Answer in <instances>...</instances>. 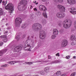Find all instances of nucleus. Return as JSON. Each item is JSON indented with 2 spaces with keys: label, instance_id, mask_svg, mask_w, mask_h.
<instances>
[{
  "label": "nucleus",
  "instance_id": "obj_14",
  "mask_svg": "<svg viewBox=\"0 0 76 76\" xmlns=\"http://www.w3.org/2000/svg\"><path fill=\"white\" fill-rule=\"evenodd\" d=\"M67 2L68 3L72 5L75 3L76 1L75 0H67Z\"/></svg>",
  "mask_w": 76,
  "mask_h": 76
},
{
  "label": "nucleus",
  "instance_id": "obj_27",
  "mask_svg": "<svg viewBox=\"0 0 76 76\" xmlns=\"http://www.w3.org/2000/svg\"><path fill=\"white\" fill-rule=\"evenodd\" d=\"M9 66V65L7 64H5V65H2L1 67H8Z\"/></svg>",
  "mask_w": 76,
  "mask_h": 76
},
{
  "label": "nucleus",
  "instance_id": "obj_25",
  "mask_svg": "<svg viewBox=\"0 0 76 76\" xmlns=\"http://www.w3.org/2000/svg\"><path fill=\"white\" fill-rule=\"evenodd\" d=\"M37 15L38 16H41V12H40V11H37Z\"/></svg>",
  "mask_w": 76,
  "mask_h": 76
},
{
  "label": "nucleus",
  "instance_id": "obj_10",
  "mask_svg": "<svg viewBox=\"0 0 76 76\" xmlns=\"http://www.w3.org/2000/svg\"><path fill=\"white\" fill-rule=\"evenodd\" d=\"M57 7L60 11H62V12H65L66 9H65V7H64L61 5H58L57 6Z\"/></svg>",
  "mask_w": 76,
  "mask_h": 76
},
{
  "label": "nucleus",
  "instance_id": "obj_11",
  "mask_svg": "<svg viewBox=\"0 0 76 76\" xmlns=\"http://www.w3.org/2000/svg\"><path fill=\"white\" fill-rule=\"evenodd\" d=\"M22 50V47L20 46H17L15 47L14 49V52H19Z\"/></svg>",
  "mask_w": 76,
  "mask_h": 76
},
{
  "label": "nucleus",
  "instance_id": "obj_56",
  "mask_svg": "<svg viewBox=\"0 0 76 76\" xmlns=\"http://www.w3.org/2000/svg\"><path fill=\"white\" fill-rule=\"evenodd\" d=\"M4 20V19L3 18V19H2V20Z\"/></svg>",
  "mask_w": 76,
  "mask_h": 76
},
{
  "label": "nucleus",
  "instance_id": "obj_26",
  "mask_svg": "<svg viewBox=\"0 0 76 76\" xmlns=\"http://www.w3.org/2000/svg\"><path fill=\"white\" fill-rule=\"evenodd\" d=\"M63 25V23L62 22H59L58 23V26H60V27H61Z\"/></svg>",
  "mask_w": 76,
  "mask_h": 76
},
{
  "label": "nucleus",
  "instance_id": "obj_22",
  "mask_svg": "<svg viewBox=\"0 0 76 76\" xmlns=\"http://www.w3.org/2000/svg\"><path fill=\"white\" fill-rule=\"evenodd\" d=\"M7 37L6 35H2L0 36V38L1 39H4L6 38H7Z\"/></svg>",
  "mask_w": 76,
  "mask_h": 76
},
{
  "label": "nucleus",
  "instance_id": "obj_45",
  "mask_svg": "<svg viewBox=\"0 0 76 76\" xmlns=\"http://www.w3.org/2000/svg\"><path fill=\"white\" fill-rule=\"evenodd\" d=\"M26 64H29V62H26L25 63Z\"/></svg>",
  "mask_w": 76,
  "mask_h": 76
},
{
  "label": "nucleus",
  "instance_id": "obj_55",
  "mask_svg": "<svg viewBox=\"0 0 76 76\" xmlns=\"http://www.w3.org/2000/svg\"><path fill=\"white\" fill-rule=\"evenodd\" d=\"M25 36H26V35H24V37H23V38H25Z\"/></svg>",
  "mask_w": 76,
  "mask_h": 76
},
{
  "label": "nucleus",
  "instance_id": "obj_17",
  "mask_svg": "<svg viewBox=\"0 0 76 76\" xmlns=\"http://www.w3.org/2000/svg\"><path fill=\"white\" fill-rule=\"evenodd\" d=\"M43 25H45L47 23V21L45 19H43L41 21Z\"/></svg>",
  "mask_w": 76,
  "mask_h": 76
},
{
  "label": "nucleus",
  "instance_id": "obj_28",
  "mask_svg": "<svg viewBox=\"0 0 76 76\" xmlns=\"http://www.w3.org/2000/svg\"><path fill=\"white\" fill-rule=\"evenodd\" d=\"M56 74L57 76H59L61 75V72L60 71H58L56 73Z\"/></svg>",
  "mask_w": 76,
  "mask_h": 76
},
{
  "label": "nucleus",
  "instance_id": "obj_30",
  "mask_svg": "<svg viewBox=\"0 0 76 76\" xmlns=\"http://www.w3.org/2000/svg\"><path fill=\"white\" fill-rule=\"evenodd\" d=\"M16 39L18 40L19 41V39H20V36H17L16 37Z\"/></svg>",
  "mask_w": 76,
  "mask_h": 76
},
{
  "label": "nucleus",
  "instance_id": "obj_9",
  "mask_svg": "<svg viewBox=\"0 0 76 76\" xmlns=\"http://www.w3.org/2000/svg\"><path fill=\"white\" fill-rule=\"evenodd\" d=\"M56 16L58 18L61 19L63 18L64 17H65V14L64 13H61L60 12H58L56 14Z\"/></svg>",
  "mask_w": 76,
  "mask_h": 76
},
{
  "label": "nucleus",
  "instance_id": "obj_51",
  "mask_svg": "<svg viewBox=\"0 0 76 76\" xmlns=\"http://www.w3.org/2000/svg\"><path fill=\"white\" fill-rule=\"evenodd\" d=\"M6 26H7L8 25V24L7 23L6 24Z\"/></svg>",
  "mask_w": 76,
  "mask_h": 76
},
{
  "label": "nucleus",
  "instance_id": "obj_12",
  "mask_svg": "<svg viewBox=\"0 0 76 76\" xmlns=\"http://www.w3.org/2000/svg\"><path fill=\"white\" fill-rule=\"evenodd\" d=\"M67 44V41L66 40H64L62 41L61 43V46L62 47H65Z\"/></svg>",
  "mask_w": 76,
  "mask_h": 76
},
{
  "label": "nucleus",
  "instance_id": "obj_39",
  "mask_svg": "<svg viewBox=\"0 0 76 76\" xmlns=\"http://www.w3.org/2000/svg\"><path fill=\"white\" fill-rule=\"evenodd\" d=\"M42 1H43L44 2H47V1H48L49 0H42Z\"/></svg>",
  "mask_w": 76,
  "mask_h": 76
},
{
  "label": "nucleus",
  "instance_id": "obj_24",
  "mask_svg": "<svg viewBox=\"0 0 76 76\" xmlns=\"http://www.w3.org/2000/svg\"><path fill=\"white\" fill-rule=\"evenodd\" d=\"M70 12L71 13H72L73 15H76V11H70Z\"/></svg>",
  "mask_w": 76,
  "mask_h": 76
},
{
  "label": "nucleus",
  "instance_id": "obj_20",
  "mask_svg": "<svg viewBox=\"0 0 76 76\" xmlns=\"http://www.w3.org/2000/svg\"><path fill=\"white\" fill-rule=\"evenodd\" d=\"M56 38V34H53L52 35L51 37V38L52 39H55Z\"/></svg>",
  "mask_w": 76,
  "mask_h": 76
},
{
  "label": "nucleus",
  "instance_id": "obj_57",
  "mask_svg": "<svg viewBox=\"0 0 76 76\" xmlns=\"http://www.w3.org/2000/svg\"><path fill=\"white\" fill-rule=\"evenodd\" d=\"M2 60L3 61H4V59H2Z\"/></svg>",
  "mask_w": 76,
  "mask_h": 76
},
{
  "label": "nucleus",
  "instance_id": "obj_4",
  "mask_svg": "<svg viewBox=\"0 0 76 76\" xmlns=\"http://www.w3.org/2000/svg\"><path fill=\"white\" fill-rule=\"evenodd\" d=\"M39 9L41 11H43L42 15L45 18H47V15L46 13L47 8L45 7L43 5H40L39 7Z\"/></svg>",
  "mask_w": 76,
  "mask_h": 76
},
{
  "label": "nucleus",
  "instance_id": "obj_61",
  "mask_svg": "<svg viewBox=\"0 0 76 76\" xmlns=\"http://www.w3.org/2000/svg\"><path fill=\"white\" fill-rule=\"evenodd\" d=\"M50 55H49L48 56V57H50Z\"/></svg>",
  "mask_w": 76,
  "mask_h": 76
},
{
  "label": "nucleus",
  "instance_id": "obj_34",
  "mask_svg": "<svg viewBox=\"0 0 76 76\" xmlns=\"http://www.w3.org/2000/svg\"><path fill=\"white\" fill-rule=\"evenodd\" d=\"M75 75L76 72H73L71 75L70 76H75Z\"/></svg>",
  "mask_w": 76,
  "mask_h": 76
},
{
  "label": "nucleus",
  "instance_id": "obj_1",
  "mask_svg": "<svg viewBox=\"0 0 76 76\" xmlns=\"http://www.w3.org/2000/svg\"><path fill=\"white\" fill-rule=\"evenodd\" d=\"M28 2L26 0H22L18 4V9L19 10L22 11L26 9V4Z\"/></svg>",
  "mask_w": 76,
  "mask_h": 76
},
{
  "label": "nucleus",
  "instance_id": "obj_60",
  "mask_svg": "<svg viewBox=\"0 0 76 76\" xmlns=\"http://www.w3.org/2000/svg\"><path fill=\"white\" fill-rule=\"evenodd\" d=\"M50 57H48V59H50Z\"/></svg>",
  "mask_w": 76,
  "mask_h": 76
},
{
  "label": "nucleus",
  "instance_id": "obj_29",
  "mask_svg": "<svg viewBox=\"0 0 76 76\" xmlns=\"http://www.w3.org/2000/svg\"><path fill=\"white\" fill-rule=\"evenodd\" d=\"M40 74L42 75H45V72L44 71H42L40 72Z\"/></svg>",
  "mask_w": 76,
  "mask_h": 76
},
{
  "label": "nucleus",
  "instance_id": "obj_59",
  "mask_svg": "<svg viewBox=\"0 0 76 76\" xmlns=\"http://www.w3.org/2000/svg\"><path fill=\"white\" fill-rule=\"evenodd\" d=\"M50 59H51V57H50Z\"/></svg>",
  "mask_w": 76,
  "mask_h": 76
},
{
  "label": "nucleus",
  "instance_id": "obj_50",
  "mask_svg": "<svg viewBox=\"0 0 76 76\" xmlns=\"http://www.w3.org/2000/svg\"><path fill=\"white\" fill-rule=\"evenodd\" d=\"M33 76H38V75H33Z\"/></svg>",
  "mask_w": 76,
  "mask_h": 76
},
{
  "label": "nucleus",
  "instance_id": "obj_42",
  "mask_svg": "<svg viewBox=\"0 0 76 76\" xmlns=\"http://www.w3.org/2000/svg\"><path fill=\"white\" fill-rule=\"evenodd\" d=\"M3 44V42H0V46H1V45H2Z\"/></svg>",
  "mask_w": 76,
  "mask_h": 76
},
{
  "label": "nucleus",
  "instance_id": "obj_5",
  "mask_svg": "<svg viewBox=\"0 0 76 76\" xmlns=\"http://www.w3.org/2000/svg\"><path fill=\"white\" fill-rule=\"evenodd\" d=\"M32 28L35 32H37L42 28V26L39 23H35L33 25Z\"/></svg>",
  "mask_w": 76,
  "mask_h": 76
},
{
  "label": "nucleus",
  "instance_id": "obj_41",
  "mask_svg": "<svg viewBox=\"0 0 76 76\" xmlns=\"http://www.w3.org/2000/svg\"><path fill=\"white\" fill-rule=\"evenodd\" d=\"M33 62H28V64H32Z\"/></svg>",
  "mask_w": 76,
  "mask_h": 76
},
{
  "label": "nucleus",
  "instance_id": "obj_46",
  "mask_svg": "<svg viewBox=\"0 0 76 76\" xmlns=\"http://www.w3.org/2000/svg\"><path fill=\"white\" fill-rule=\"evenodd\" d=\"M5 3V2L4 1H3L2 2V3L3 4H4V3Z\"/></svg>",
  "mask_w": 76,
  "mask_h": 76
},
{
  "label": "nucleus",
  "instance_id": "obj_52",
  "mask_svg": "<svg viewBox=\"0 0 76 76\" xmlns=\"http://www.w3.org/2000/svg\"><path fill=\"white\" fill-rule=\"evenodd\" d=\"M36 3H37V1H35L34 2L35 4H36Z\"/></svg>",
  "mask_w": 76,
  "mask_h": 76
},
{
  "label": "nucleus",
  "instance_id": "obj_7",
  "mask_svg": "<svg viewBox=\"0 0 76 76\" xmlns=\"http://www.w3.org/2000/svg\"><path fill=\"white\" fill-rule=\"evenodd\" d=\"M40 38L42 39H43L45 38L46 37V33L44 30H42L40 31Z\"/></svg>",
  "mask_w": 76,
  "mask_h": 76
},
{
  "label": "nucleus",
  "instance_id": "obj_43",
  "mask_svg": "<svg viewBox=\"0 0 76 76\" xmlns=\"http://www.w3.org/2000/svg\"><path fill=\"white\" fill-rule=\"evenodd\" d=\"M75 45V43L74 42H72L71 43V45Z\"/></svg>",
  "mask_w": 76,
  "mask_h": 76
},
{
  "label": "nucleus",
  "instance_id": "obj_54",
  "mask_svg": "<svg viewBox=\"0 0 76 76\" xmlns=\"http://www.w3.org/2000/svg\"><path fill=\"white\" fill-rule=\"evenodd\" d=\"M38 4V2H37V3L36 4Z\"/></svg>",
  "mask_w": 76,
  "mask_h": 76
},
{
  "label": "nucleus",
  "instance_id": "obj_48",
  "mask_svg": "<svg viewBox=\"0 0 76 76\" xmlns=\"http://www.w3.org/2000/svg\"><path fill=\"white\" fill-rule=\"evenodd\" d=\"M5 33H6V34H7L8 33V31H5Z\"/></svg>",
  "mask_w": 76,
  "mask_h": 76
},
{
  "label": "nucleus",
  "instance_id": "obj_37",
  "mask_svg": "<svg viewBox=\"0 0 76 76\" xmlns=\"http://www.w3.org/2000/svg\"><path fill=\"white\" fill-rule=\"evenodd\" d=\"M74 26L75 28H76V21L75 22V23H74Z\"/></svg>",
  "mask_w": 76,
  "mask_h": 76
},
{
  "label": "nucleus",
  "instance_id": "obj_35",
  "mask_svg": "<svg viewBox=\"0 0 76 76\" xmlns=\"http://www.w3.org/2000/svg\"><path fill=\"white\" fill-rule=\"evenodd\" d=\"M70 56H66V59H69V58H70Z\"/></svg>",
  "mask_w": 76,
  "mask_h": 76
},
{
  "label": "nucleus",
  "instance_id": "obj_19",
  "mask_svg": "<svg viewBox=\"0 0 76 76\" xmlns=\"http://www.w3.org/2000/svg\"><path fill=\"white\" fill-rule=\"evenodd\" d=\"M55 2L56 3H62L63 1V0H54Z\"/></svg>",
  "mask_w": 76,
  "mask_h": 76
},
{
  "label": "nucleus",
  "instance_id": "obj_64",
  "mask_svg": "<svg viewBox=\"0 0 76 76\" xmlns=\"http://www.w3.org/2000/svg\"><path fill=\"white\" fill-rule=\"evenodd\" d=\"M13 76H15V75H13Z\"/></svg>",
  "mask_w": 76,
  "mask_h": 76
},
{
  "label": "nucleus",
  "instance_id": "obj_16",
  "mask_svg": "<svg viewBox=\"0 0 76 76\" xmlns=\"http://www.w3.org/2000/svg\"><path fill=\"white\" fill-rule=\"evenodd\" d=\"M18 62H19V61H13L10 62H8V64H14L16 63H18Z\"/></svg>",
  "mask_w": 76,
  "mask_h": 76
},
{
  "label": "nucleus",
  "instance_id": "obj_13",
  "mask_svg": "<svg viewBox=\"0 0 76 76\" xmlns=\"http://www.w3.org/2000/svg\"><path fill=\"white\" fill-rule=\"evenodd\" d=\"M7 51V49H5L0 51V56H2Z\"/></svg>",
  "mask_w": 76,
  "mask_h": 76
},
{
  "label": "nucleus",
  "instance_id": "obj_32",
  "mask_svg": "<svg viewBox=\"0 0 76 76\" xmlns=\"http://www.w3.org/2000/svg\"><path fill=\"white\" fill-rule=\"evenodd\" d=\"M3 41L4 42H7V37H6V38H5L4 39Z\"/></svg>",
  "mask_w": 76,
  "mask_h": 76
},
{
  "label": "nucleus",
  "instance_id": "obj_21",
  "mask_svg": "<svg viewBox=\"0 0 76 76\" xmlns=\"http://www.w3.org/2000/svg\"><path fill=\"white\" fill-rule=\"evenodd\" d=\"M27 26V24H23L22 26H21L22 28H25Z\"/></svg>",
  "mask_w": 76,
  "mask_h": 76
},
{
  "label": "nucleus",
  "instance_id": "obj_38",
  "mask_svg": "<svg viewBox=\"0 0 76 76\" xmlns=\"http://www.w3.org/2000/svg\"><path fill=\"white\" fill-rule=\"evenodd\" d=\"M12 28L10 27H7V30H9V29H11Z\"/></svg>",
  "mask_w": 76,
  "mask_h": 76
},
{
  "label": "nucleus",
  "instance_id": "obj_58",
  "mask_svg": "<svg viewBox=\"0 0 76 76\" xmlns=\"http://www.w3.org/2000/svg\"><path fill=\"white\" fill-rule=\"evenodd\" d=\"M30 9H32V7H30Z\"/></svg>",
  "mask_w": 76,
  "mask_h": 76
},
{
  "label": "nucleus",
  "instance_id": "obj_3",
  "mask_svg": "<svg viewBox=\"0 0 76 76\" xmlns=\"http://www.w3.org/2000/svg\"><path fill=\"white\" fill-rule=\"evenodd\" d=\"M72 20L69 19L65 20L63 23V26L65 29H68L70 28L72 25Z\"/></svg>",
  "mask_w": 76,
  "mask_h": 76
},
{
  "label": "nucleus",
  "instance_id": "obj_40",
  "mask_svg": "<svg viewBox=\"0 0 76 76\" xmlns=\"http://www.w3.org/2000/svg\"><path fill=\"white\" fill-rule=\"evenodd\" d=\"M58 56V57H60V55H59V53H57V54H56V56Z\"/></svg>",
  "mask_w": 76,
  "mask_h": 76
},
{
  "label": "nucleus",
  "instance_id": "obj_6",
  "mask_svg": "<svg viewBox=\"0 0 76 76\" xmlns=\"http://www.w3.org/2000/svg\"><path fill=\"white\" fill-rule=\"evenodd\" d=\"M14 7L13 6V4L11 3L9 4L5 7V9L7 10H11V12H9L10 13V15H11V13H13L12 11H13L14 10Z\"/></svg>",
  "mask_w": 76,
  "mask_h": 76
},
{
  "label": "nucleus",
  "instance_id": "obj_8",
  "mask_svg": "<svg viewBox=\"0 0 76 76\" xmlns=\"http://www.w3.org/2000/svg\"><path fill=\"white\" fill-rule=\"evenodd\" d=\"M22 22V19L20 18H17L15 20V24L16 26L19 27L20 26V24Z\"/></svg>",
  "mask_w": 76,
  "mask_h": 76
},
{
  "label": "nucleus",
  "instance_id": "obj_47",
  "mask_svg": "<svg viewBox=\"0 0 76 76\" xmlns=\"http://www.w3.org/2000/svg\"><path fill=\"white\" fill-rule=\"evenodd\" d=\"M2 1H3V0H0V4L1 3V2H2Z\"/></svg>",
  "mask_w": 76,
  "mask_h": 76
},
{
  "label": "nucleus",
  "instance_id": "obj_44",
  "mask_svg": "<svg viewBox=\"0 0 76 76\" xmlns=\"http://www.w3.org/2000/svg\"><path fill=\"white\" fill-rule=\"evenodd\" d=\"M34 11H37V8H35L34 9Z\"/></svg>",
  "mask_w": 76,
  "mask_h": 76
},
{
  "label": "nucleus",
  "instance_id": "obj_49",
  "mask_svg": "<svg viewBox=\"0 0 76 76\" xmlns=\"http://www.w3.org/2000/svg\"><path fill=\"white\" fill-rule=\"evenodd\" d=\"M76 58L75 56H74L73 57V58Z\"/></svg>",
  "mask_w": 76,
  "mask_h": 76
},
{
  "label": "nucleus",
  "instance_id": "obj_53",
  "mask_svg": "<svg viewBox=\"0 0 76 76\" xmlns=\"http://www.w3.org/2000/svg\"><path fill=\"white\" fill-rule=\"evenodd\" d=\"M30 7H32V8H33V7H32V6L31 5V6H30Z\"/></svg>",
  "mask_w": 76,
  "mask_h": 76
},
{
  "label": "nucleus",
  "instance_id": "obj_15",
  "mask_svg": "<svg viewBox=\"0 0 76 76\" xmlns=\"http://www.w3.org/2000/svg\"><path fill=\"white\" fill-rule=\"evenodd\" d=\"M53 33L55 35H57L58 34V31L56 28L54 29L53 30Z\"/></svg>",
  "mask_w": 76,
  "mask_h": 76
},
{
  "label": "nucleus",
  "instance_id": "obj_2",
  "mask_svg": "<svg viewBox=\"0 0 76 76\" xmlns=\"http://www.w3.org/2000/svg\"><path fill=\"white\" fill-rule=\"evenodd\" d=\"M28 42L30 44V45H27L26 47L25 48V49L27 48V49H26V50H28L29 51H31V48H33L35 46V45L34 44V40L32 39H29V36L28 37Z\"/></svg>",
  "mask_w": 76,
  "mask_h": 76
},
{
  "label": "nucleus",
  "instance_id": "obj_33",
  "mask_svg": "<svg viewBox=\"0 0 76 76\" xmlns=\"http://www.w3.org/2000/svg\"><path fill=\"white\" fill-rule=\"evenodd\" d=\"M57 61H53L52 63H50V64H54V63H57Z\"/></svg>",
  "mask_w": 76,
  "mask_h": 76
},
{
  "label": "nucleus",
  "instance_id": "obj_36",
  "mask_svg": "<svg viewBox=\"0 0 76 76\" xmlns=\"http://www.w3.org/2000/svg\"><path fill=\"white\" fill-rule=\"evenodd\" d=\"M71 10H76V9L75 8L72 7L71 8Z\"/></svg>",
  "mask_w": 76,
  "mask_h": 76
},
{
  "label": "nucleus",
  "instance_id": "obj_63",
  "mask_svg": "<svg viewBox=\"0 0 76 76\" xmlns=\"http://www.w3.org/2000/svg\"><path fill=\"white\" fill-rule=\"evenodd\" d=\"M33 3H35V2H34V1L33 2Z\"/></svg>",
  "mask_w": 76,
  "mask_h": 76
},
{
  "label": "nucleus",
  "instance_id": "obj_31",
  "mask_svg": "<svg viewBox=\"0 0 76 76\" xmlns=\"http://www.w3.org/2000/svg\"><path fill=\"white\" fill-rule=\"evenodd\" d=\"M63 32H64V30H63V29H61L59 31V33L60 34H62V33H63Z\"/></svg>",
  "mask_w": 76,
  "mask_h": 76
},
{
  "label": "nucleus",
  "instance_id": "obj_23",
  "mask_svg": "<svg viewBox=\"0 0 76 76\" xmlns=\"http://www.w3.org/2000/svg\"><path fill=\"white\" fill-rule=\"evenodd\" d=\"M3 10L2 8H0V15H3Z\"/></svg>",
  "mask_w": 76,
  "mask_h": 76
},
{
  "label": "nucleus",
  "instance_id": "obj_18",
  "mask_svg": "<svg viewBox=\"0 0 76 76\" xmlns=\"http://www.w3.org/2000/svg\"><path fill=\"white\" fill-rule=\"evenodd\" d=\"M50 70V67H46L45 69V72L46 73H48V72H49Z\"/></svg>",
  "mask_w": 76,
  "mask_h": 76
},
{
  "label": "nucleus",
  "instance_id": "obj_62",
  "mask_svg": "<svg viewBox=\"0 0 76 76\" xmlns=\"http://www.w3.org/2000/svg\"><path fill=\"white\" fill-rule=\"evenodd\" d=\"M1 31V28H0V31Z\"/></svg>",
  "mask_w": 76,
  "mask_h": 76
}]
</instances>
